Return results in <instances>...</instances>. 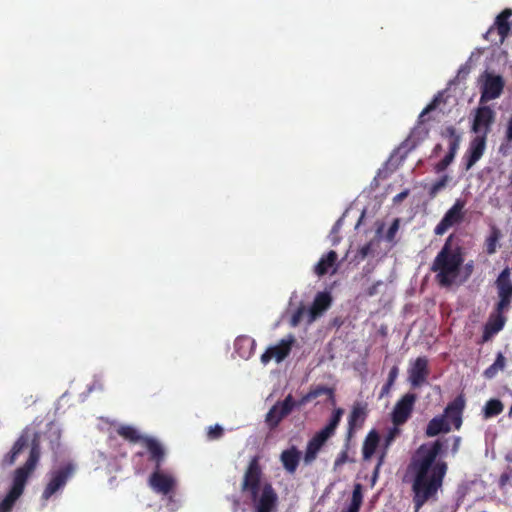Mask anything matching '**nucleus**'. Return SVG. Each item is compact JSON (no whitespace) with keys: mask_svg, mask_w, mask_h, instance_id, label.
I'll use <instances>...</instances> for the list:
<instances>
[{"mask_svg":"<svg viewBox=\"0 0 512 512\" xmlns=\"http://www.w3.org/2000/svg\"><path fill=\"white\" fill-rule=\"evenodd\" d=\"M505 137L508 142H512V115L510 116L508 123H507Z\"/></svg>","mask_w":512,"mask_h":512,"instance_id":"de8ad7c7","label":"nucleus"},{"mask_svg":"<svg viewBox=\"0 0 512 512\" xmlns=\"http://www.w3.org/2000/svg\"><path fill=\"white\" fill-rule=\"evenodd\" d=\"M453 240V234L447 237L430 267L436 273L435 280L441 287L453 285L464 262L463 248L459 244L454 245Z\"/></svg>","mask_w":512,"mask_h":512,"instance_id":"20e7f679","label":"nucleus"},{"mask_svg":"<svg viewBox=\"0 0 512 512\" xmlns=\"http://www.w3.org/2000/svg\"><path fill=\"white\" fill-rule=\"evenodd\" d=\"M505 312L493 311L490 314L487 322L484 325L483 334L480 343L490 341L497 333H499L505 326L507 321Z\"/></svg>","mask_w":512,"mask_h":512,"instance_id":"6ab92c4d","label":"nucleus"},{"mask_svg":"<svg viewBox=\"0 0 512 512\" xmlns=\"http://www.w3.org/2000/svg\"><path fill=\"white\" fill-rule=\"evenodd\" d=\"M416 400L417 395L409 392L396 402L391 414L392 423L395 426H402L408 421L413 412Z\"/></svg>","mask_w":512,"mask_h":512,"instance_id":"f8f14e48","label":"nucleus"},{"mask_svg":"<svg viewBox=\"0 0 512 512\" xmlns=\"http://www.w3.org/2000/svg\"><path fill=\"white\" fill-rule=\"evenodd\" d=\"M343 415V409L337 408L333 411V414L329 420V423L325 426L331 432L335 433L336 428L338 427L341 417Z\"/></svg>","mask_w":512,"mask_h":512,"instance_id":"e433bc0d","label":"nucleus"},{"mask_svg":"<svg viewBox=\"0 0 512 512\" xmlns=\"http://www.w3.org/2000/svg\"><path fill=\"white\" fill-rule=\"evenodd\" d=\"M395 432H396V429L391 431L389 433V435L386 437V440H385V446L386 448L391 444V442L393 441L394 437H395Z\"/></svg>","mask_w":512,"mask_h":512,"instance_id":"603ef678","label":"nucleus"},{"mask_svg":"<svg viewBox=\"0 0 512 512\" xmlns=\"http://www.w3.org/2000/svg\"><path fill=\"white\" fill-rule=\"evenodd\" d=\"M295 342L296 339L294 335L289 334L287 337L281 339L278 344L266 349L261 355V363L267 365L272 359L277 363L282 362L289 356Z\"/></svg>","mask_w":512,"mask_h":512,"instance_id":"9d476101","label":"nucleus"},{"mask_svg":"<svg viewBox=\"0 0 512 512\" xmlns=\"http://www.w3.org/2000/svg\"><path fill=\"white\" fill-rule=\"evenodd\" d=\"M145 451L138 452L137 456H144L147 454V459L153 464L154 469L161 468L166 459V449L164 445L156 438L145 436L141 444Z\"/></svg>","mask_w":512,"mask_h":512,"instance_id":"9b49d317","label":"nucleus"},{"mask_svg":"<svg viewBox=\"0 0 512 512\" xmlns=\"http://www.w3.org/2000/svg\"><path fill=\"white\" fill-rule=\"evenodd\" d=\"M465 269L470 274L472 272V270H473V262L470 261L469 263H467L466 266H465Z\"/></svg>","mask_w":512,"mask_h":512,"instance_id":"4d7b16f0","label":"nucleus"},{"mask_svg":"<svg viewBox=\"0 0 512 512\" xmlns=\"http://www.w3.org/2000/svg\"><path fill=\"white\" fill-rule=\"evenodd\" d=\"M332 303V297L328 292H319L309 309V322L314 321L321 316Z\"/></svg>","mask_w":512,"mask_h":512,"instance_id":"4be33fe9","label":"nucleus"},{"mask_svg":"<svg viewBox=\"0 0 512 512\" xmlns=\"http://www.w3.org/2000/svg\"><path fill=\"white\" fill-rule=\"evenodd\" d=\"M262 469L257 456L244 473L241 491L249 495L255 512H277L278 495L270 483L261 485Z\"/></svg>","mask_w":512,"mask_h":512,"instance_id":"7ed1b4c3","label":"nucleus"},{"mask_svg":"<svg viewBox=\"0 0 512 512\" xmlns=\"http://www.w3.org/2000/svg\"><path fill=\"white\" fill-rule=\"evenodd\" d=\"M460 437H455L454 438V443H453V446H452V452L455 454L458 449H459V445H460Z\"/></svg>","mask_w":512,"mask_h":512,"instance_id":"5fc2aeb1","label":"nucleus"},{"mask_svg":"<svg viewBox=\"0 0 512 512\" xmlns=\"http://www.w3.org/2000/svg\"><path fill=\"white\" fill-rule=\"evenodd\" d=\"M465 205V200L456 199L452 207L448 209L441 221L436 225L434 233L436 235H443L452 226L460 224L465 217Z\"/></svg>","mask_w":512,"mask_h":512,"instance_id":"0eeeda50","label":"nucleus"},{"mask_svg":"<svg viewBox=\"0 0 512 512\" xmlns=\"http://www.w3.org/2000/svg\"><path fill=\"white\" fill-rule=\"evenodd\" d=\"M509 416H512V404H511V407H510V410H509Z\"/></svg>","mask_w":512,"mask_h":512,"instance_id":"680f3d73","label":"nucleus"},{"mask_svg":"<svg viewBox=\"0 0 512 512\" xmlns=\"http://www.w3.org/2000/svg\"><path fill=\"white\" fill-rule=\"evenodd\" d=\"M300 456V452L294 446L282 451L280 455V460L287 472L294 473L296 471L299 465Z\"/></svg>","mask_w":512,"mask_h":512,"instance_id":"393cba45","label":"nucleus"},{"mask_svg":"<svg viewBox=\"0 0 512 512\" xmlns=\"http://www.w3.org/2000/svg\"><path fill=\"white\" fill-rule=\"evenodd\" d=\"M408 381L413 388H419L427 382L430 374L428 359L425 356L416 358L408 368Z\"/></svg>","mask_w":512,"mask_h":512,"instance_id":"ddd939ff","label":"nucleus"},{"mask_svg":"<svg viewBox=\"0 0 512 512\" xmlns=\"http://www.w3.org/2000/svg\"><path fill=\"white\" fill-rule=\"evenodd\" d=\"M512 16L511 9H504L495 19L494 25L486 32L485 38L490 39L493 33L496 31L499 36V43L502 44L505 39L509 36L511 25L509 22Z\"/></svg>","mask_w":512,"mask_h":512,"instance_id":"a211bd4d","label":"nucleus"},{"mask_svg":"<svg viewBox=\"0 0 512 512\" xmlns=\"http://www.w3.org/2000/svg\"><path fill=\"white\" fill-rule=\"evenodd\" d=\"M504 85L505 82L502 76L486 73L481 90L480 104L500 97L503 92Z\"/></svg>","mask_w":512,"mask_h":512,"instance_id":"4468645a","label":"nucleus"},{"mask_svg":"<svg viewBox=\"0 0 512 512\" xmlns=\"http://www.w3.org/2000/svg\"><path fill=\"white\" fill-rule=\"evenodd\" d=\"M148 484L154 492L168 495L173 492L176 486V480L172 475L158 468L154 469L153 473L150 475Z\"/></svg>","mask_w":512,"mask_h":512,"instance_id":"2eb2a0df","label":"nucleus"},{"mask_svg":"<svg viewBox=\"0 0 512 512\" xmlns=\"http://www.w3.org/2000/svg\"><path fill=\"white\" fill-rule=\"evenodd\" d=\"M362 502H363L362 485L357 483L354 486L351 502L349 505L357 507V508H361Z\"/></svg>","mask_w":512,"mask_h":512,"instance_id":"4c0bfd02","label":"nucleus"},{"mask_svg":"<svg viewBox=\"0 0 512 512\" xmlns=\"http://www.w3.org/2000/svg\"><path fill=\"white\" fill-rule=\"evenodd\" d=\"M305 309L304 307H299L297 309V311L294 313L293 317H292V321H293V324L296 325L299 323L303 313H304Z\"/></svg>","mask_w":512,"mask_h":512,"instance_id":"49530a36","label":"nucleus"},{"mask_svg":"<svg viewBox=\"0 0 512 512\" xmlns=\"http://www.w3.org/2000/svg\"><path fill=\"white\" fill-rule=\"evenodd\" d=\"M338 255L334 250H330L327 254L323 255L314 267V272L317 276L322 277L326 275L330 269L333 273L336 271V262Z\"/></svg>","mask_w":512,"mask_h":512,"instance_id":"b1692460","label":"nucleus"},{"mask_svg":"<svg viewBox=\"0 0 512 512\" xmlns=\"http://www.w3.org/2000/svg\"><path fill=\"white\" fill-rule=\"evenodd\" d=\"M333 435V432L324 427L320 431L316 432L315 435L308 442H310L314 446L322 448L325 442Z\"/></svg>","mask_w":512,"mask_h":512,"instance_id":"473e14b6","label":"nucleus"},{"mask_svg":"<svg viewBox=\"0 0 512 512\" xmlns=\"http://www.w3.org/2000/svg\"><path fill=\"white\" fill-rule=\"evenodd\" d=\"M501 237V230L496 225H491L490 233L485 239V251L488 255H493L496 253L497 246Z\"/></svg>","mask_w":512,"mask_h":512,"instance_id":"cd10ccee","label":"nucleus"},{"mask_svg":"<svg viewBox=\"0 0 512 512\" xmlns=\"http://www.w3.org/2000/svg\"><path fill=\"white\" fill-rule=\"evenodd\" d=\"M441 151H442V145L436 144L432 150L431 157H437Z\"/></svg>","mask_w":512,"mask_h":512,"instance_id":"864d4df0","label":"nucleus"},{"mask_svg":"<svg viewBox=\"0 0 512 512\" xmlns=\"http://www.w3.org/2000/svg\"><path fill=\"white\" fill-rule=\"evenodd\" d=\"M255 340L247 335L238 336L234 341V350L242 359H249L255 350Z\"/></svg>","mask_w":512,"mask_h":512,"instance_id":"5701e85b","label":"nucleus"},{"mask_svg":"<svg viewBox=\"0 0 512 512\" xmlns=\"http://www.w3.org/2000/svg\"><path fill=\"white\" fill-rule=\"evenodd\" d=\"M27 447H30L29 456L26 462L15 470L12 487L10 489V491L16 494V496L22 495L29 476L36 469L40 460V433L29 427L24 428L17 440L14 442L11 450L3 457L2 460L3 465H13L18 456Z\"/></svg>","mask_w":512,"mask_h":512,"instance_id":"f03ea898","label":"nucleus"},{"mask_svg":"<svg viewBox=\"0 0 512 512\" xmlns=\"http://www.w3.org/2000/svg\"><path fill=\"white\" fill-rule=\"evenodd\" d=\"M117 434L129 442H139L141 444L143 443V438L145 437L141 435L135 427L130 425H121L117 429Z\"/></svg>","mask_w":512,"mask_h":512,"instance_id":"c85d7f7f","label":"nucleus"},{"mask_svg":"<svg viewBox=\"0 0 512 512\" xmlns=\"http://www.w3.org/2000/svg\"><path fill=\"white\" fill-rule=\"evenodd\" d=\"M486 148V137L476 136L469 144V147L463 157L465 161V169H471L477 161L483 156Z\"/></svg>","mask_w":512,"mask_h":512,"instance_id":"aec40b11","label":"nucleus"},{"mask_svg":"<svg viewBox=\"0 0 512 512\" xmlns=\"http://www.w3.org/2000/svg\"><path fill=\"white\" fill-rule=\"evenodd\" d=\"M398 374H399V368L397 365H394L389 371L387 381L394 384L398 377Z\"/></svg>","mask_w":512,"mask_h":512,"instance_id":"37998d69","label":"nucleus"},{"mask_svg":"<svg viewBox=\"0 0 512 512\" xmlns=\"http://www.w3.org/2000/svg\"><path fill=\"white\" fill-rule=\"evenodd\" d=\"M398 229V220H395L394 223L391 225V227L388 230L387 236L388 238H392Z\"/></svg>","mask_w":512,"mask_h":512,"instance_id":"3c124183","label":"nucleus"},{"mask_svg":"<svg viewBox=\"0 0 512 512\" xmlns=\"http://www.w3.org/2000/svg\"><path fill=\"white\" fill-rule=\"evenodd\" d=\"M435 106V102H432L420 113L418 118V125L412 131L413 137H417L418 139H424L428 136L429 130L425 127H422V124L425 121V115L431 112L433 109H435Z\"/></svg>","mask_w":512,"mask_h":512,"instance_id":"c756f323","label":"nucleus"},{"mask_svg":"<svg viewBox=\"0 0 512 512\" xmlns=\"http://www.w3.org/2000/svg\"><path fill=\"white\" fill-rule=\"evenodd\" d=\"M495 121L494 110L486 105H480L475 112V117L472 124V130L475 133H481V136L487 137L491 130V126Z\"/></svg>","mask_w":512,"mask_h":512,"instance_id":"dca6fc26","label":"nucleus"},{"mask_svg":"<svg viewBox=\"0 0 512 512\" xmlns=\"http://www.w3.org/2000/svg\"><path fill=\"white\" fill-rule=\"evenodd\" d=\"M386 456V452L383 451L379 457V461H378V464L376 466V471L378 470V468L382 465L383 461H384V458Z\"/></svg>","mask_w":512,"mask_h":512,"instance_id":"6e6d98bb","label":"nucleus"},{"mask_svg":"<svg viewBox=\"0 0 512 512\" xmlns=\"http://www.w3.org/2000/svg\"><path fill=\"white\" fill-rule=\"evenodd\" d=\"M359 511H360V508H357V507H354L351 505H349L348 509L346 510V512H359Z\"/></svg>","mask_w":512,"mask_h":512,"instance_id":"13d9d810","label":"nucleus"},{"mask_svg":"<svg viewBox=\"0 0 512 512\" xmlns=\"http://www.w3.org/2000/svg\"><path fill=\"white\" fill-rule=\"evenodd\" d=\"M451 430L449 422L444 419V416H436L432 418L426 427L425 434L428 437L437 436L440 433H447Z\"/></svg>","mask_w":512,"mask_h":512,"instance_id":"a878e982","label":"nucleus"},{"mask_svg":"<svg viewBox=\"0 0 512 512\" xmlns=\"http://www.w3.org/2000/svg\"><path fill=\"white\" fill-rule=\"evenodd\" d=\"M371 252V244H365L363 247H361L359 254L361 258L367 257Z\"/></svg>","mask_w":512,"mask_h":512,"instance_id":"8fccbe9b","label":"nucleus"},{"mask_svg":"<svg viewBox=\"0 0 512 512\" xmlns=\"http://www.w3.org/2000/svg\"><path fill=\"white\" fill-rule=\"evenodd\" d=\"M379 442H380V436H379L378 432L374 429L369 431V433L367 434V436L364 440L363 448H362L364 460H368L373 456V454L375 453V451L379 445Z\"/></svg>","mask_w":512,"mask_h":512,"instance_id":"bb28decb","label":"nucleus"},{"mask_svg":"<svg viewBox=\"0 0 512 512\" xmlns=\"http://www.w3.org/2000/svg\"><path fill=\"white\" fill-rule=\"evenodd\" d=\"M444 442L437 439L420 445L411 457L407 476L411 479L413 503L418 511L441 489L448 464L441 459Z\"/></svg>","mask_w":512,"mask_h":512,"instance_id":"f257e3e1","label":"nucleus"},{"mask_svg":"<svg viewBox=\"0 0 512 512\" xmlns=\"http://www.w3.org/2000/svg\"><path fill=\"white\" fill-rule=\"evenodd\" d=\"M466 400L463 394L458 395L454 398L446 408L444 409V419H446L449 424L451 423L456 430H459L462 425V415L465 409Z\"/></svg>","mask_w":512,"mask_h":512,"instance_id":"f3484780","label":"nucleus"},{"mask_svg":"<svg viewBox=\"0 0 512 512\" xmlns=\"http://www.w3.org/2000/svg\"><path fill=\"white\" fill-rule=\"evenodd\" d=\"M19 497L20 496H16V494L9 491L8 494L6 495V497L3 499V501L0 504V511L1 512H11L15 501Z\"/></svg>","mask_w":512,"mask_h":512,"instance_id":"c9c22d12","label":"nucleus"},{"mask_svg":"<svg viewBox=\"0 0 512 512\" xmlns=\"http://www.w3.org/2000/svg\"><path fill=\"white\" fill-rule=\"evenodd\" d=\"M503 409L504 405L499 399H490L483 407V417L484 419H490L492 417L498 416L503 412Z\"/></svg>","mask_w":512,"mask_h":512,"instance_id":"2f4dec72","label":"nucleus"},{"mask_svg":"<svg viewBox=\"0 0 512 512\" xmlns=\"http://www.w3.org/2000/svg\"><path fill=\"white\" fill-rule=\"evenodd\" d=\"M320 449L321 448H319L317 446H314L313 444L308 442L307 447H306V451H305V455H304L305 462L306 463H311L312 461H314L316 459L317 454L320 451Z\"/></svg>","mask_w":512,"mask_h":512,"instance_id":"58836bf2","label":"nucleus"},{"mask_svg":"<svg viewBox=\"0 0 512 512\" xmlns=\"http://www.w3.org/2000/svg\"><path fill=\"white\" fill-rule=\"evenodd\" d=\"M409 190L408 189H405L404 191L398 193L394 198H393V202L394 203H400L402 202L408 195H409Z\"/></svg>","mask_w":512,"mask_h":512,"instance_id":"09e8293b","label":"nucleus"},{"mask_svg":"<svg viewBox=\"0 0 512 512\" xmlns=\"http://www.w3.org/2000/svg\"><path fill=\"white\" fill-rule=\"evenodd\" d=\"M366 418H367L366 405H363L361 403L354 404L352 411L348 417V430H347L348 438H351L353 436L356 429H359L363 426Z\"/></svg>","mask_w":512,"mask_h":512,"instance_id":"412c9836","label":"nucleus"},{"mask_svg":"<svg viewBox=\"0 0 512 512\" xmlns=\"http://www.w3.org/2000/svg\"><path fill=\"white\" fill-rule=\"evenodd\" d=\"M295 408V400L289 394L283 401H278L271 407L265 417V422L270 430L278 427L280 422L287 417Z\"/></svg>","mask_w":512,"mask_h":512,"instance_id":"1a4fd4ad","label":"nucleus"},{"mask_svg":"<svg viewBox=\"0 0 512 512\" xmlns=\"http://www.w3.org/2000/svg\"><path fill=\"white\" fill-rule=\"evenodd\" d=\"M311 400H313V398H312V396H310V392H308L300 400L295 401V407L304 406L305 404H307Z\"/></svg>","mask_w":512,"mask_h":512,"instance_id":"a18cd8bd","label":"nucleus"},{"mask_svg":"<svg viewBox=\"0 0 512 512\" xmlns=\"http://www.w3.org/2000/svg\"><path fill=\"white\" fill-rule=\"evenodd\" d=\"M76 466L72 462H67L58 468L50 470L48 473V482L42 492L41 500L47 502L52 496L61 492L68 481L73 477Z\"/></svg>","mask_w":512,"mask_h":512,"instance_id":"39448f33","label":"nucleus"},{"mask_svg":"<svg viewBox=\"0 0 512 512\" xmlns=\"http://www.w3.org/2000/svg\"><path fill=\"white\" fill-rule=\"evenodd\" d=\"M505 367H506V358L501 352H499L496 355V359H495L494 363L484 370L483 376L486 379H493L497 375V373L499 371L504 370Z\"/></svg>","mask_w":512,"mask_h":512,"instance_id":"7c9ffc66","label":"nucleus"},{"mask_svg":"<svg viewBox=\"0 0 512 512\" xmlns=\"http://www.w3.org/2000/svg\"><path fill=\"white\" fill-rule=\"evenodd\" d=\"M383 285V282L381 280L376 281L374 284H372L366 291L367 296H375L378 293L379 286Z\"/></svg>","mask_w":512,"mask_h":512,"instance_id":"a19ab883","label":"nucleus"},{"mask_svg":"<svg viewBox=\"0 0 512 512\" xmlns=\"http://www.w3.org/2000/svg\"><path fill=\"white\" fill-rule=\"evenodd\" d=\"M310 396H312L313 399H316L322 395H328L329 399L334 403V390L332 388L326 387V386H317L315 388H312L310 391Z\"/></svg>","mask_w":512,"mask_h":512,"instance_id":"f704fd0d","label":"nucleus"},{"mask_svg":"<svg viewBox=\"0 0 512 512\" xmlns=\"http://www.w3.org/2000/svg\"><path fill=\"white\" fill-rule=\"evenodd\" d=\"M393 385H394L393 383H390V382L386 381V383L381 388V391H380V394H379V398H383L385 396H388L390 394V391H391Z\"/></svg>","mask_w":512,"mask_h":512,"instance_id":"c03bdc74","label":"nucleus"},{"mask_svg":"<svg viewBox=\"0 0 512 512\" xmlns=\"http://www.w3.org/2000/svg\"><path fill=\"white\" fill-rule=\"evenodd\" d=\"M348 460V453L347 451H342L336 458L335 462H334V466L335 467H339V466H342L343 464H345Z\"/></svg>","mask_w":512,"mask_h":512,"instance_id":"79ce46f5","label":"nucleus"},{"mask_svg":"<svg viewBox=\"0 0 512 512\" xmlns=\"http://www.w3.org/2000/svg\"><path fill=\"white\" fill-rule=\"evenodd\" d=\"M337 242H338V240H337V239H333V240H332L333 245L337 244Z\"/></svg>","mask_w":512,"mask_h":512,"instance_id":"052dcab7","label":"nucleus"},{"mask_svg":"<svg viewBox=\"0 0 512 512\" xmlns=\"http://www.w3.org/2000/svg\"><path fill=\"white\" fill-rule=\"evenodd\" d=\"M441 136L448 139V152L444 158L434 166L436 173H441L448 168V166L453 162L460 146V135L457 134V131L453 126L446 127L441 132Z\"/></svg>","mask_w":512,"mask_h":512,"instance_id":"6e6552de","label":"nucleus"},{"mask_svg":"<svg viewBox=\"0 0 512 512\" xmlns=\"http://www.w3.org/2000/svg\"><path fill=\"white\" fill-rule=\"evenodd\" d=\"M498 302L495 305V311L506 312L509 310L512 302V280L509 267L504 268L495 280Z\"/></svg>","mask_w":512,"mask_h":512,"instance_id":"423d86ee","label":"nucleus"},{"mask_svg":"<svg viewBox=\"0 0 512 512\" xmlns=\"http://www.w3.org/2000/svg\"><path fill=\"white\" fill-rule=\"evenodd\" d=\"M338 232V222L333 226L331 234H336Z\"/></svg>","mask_w":512,"mask_h":512,"instance_id":"bf43d9fd","label":"nucleus"},{"mask_svg":"<svg viewBox=\"0 0 512 512\" xmlns=\"http://www.w3.org/2000/svg\"><path fill=\"white\" fill-rule=\"evenodd\" d=\"M449 181L450 177L447 174H445L440 179L431 184L428 189V194L430 198H435L437 194L447 186Z\"/></svg>","mask_w":512,"mask_h":512,"instance_id":"72a5a7b5","label":"nucleus"},{"mask_svg":"<svg viewBox=\"0 0 512 512\" xmlns=\"http://www.w3.org/2000/svg\"><path fill=\"white\" fill-rule=\"evenodd\" d=\"M223 434H224V429L218 424L209 427L208 432H207V436L210 440L219 439L223 436Z\"/></svg>","mask_w":512,"mask_h":512,"instance_id":"ea45409f","label":"nucleus"}]
</instances>
